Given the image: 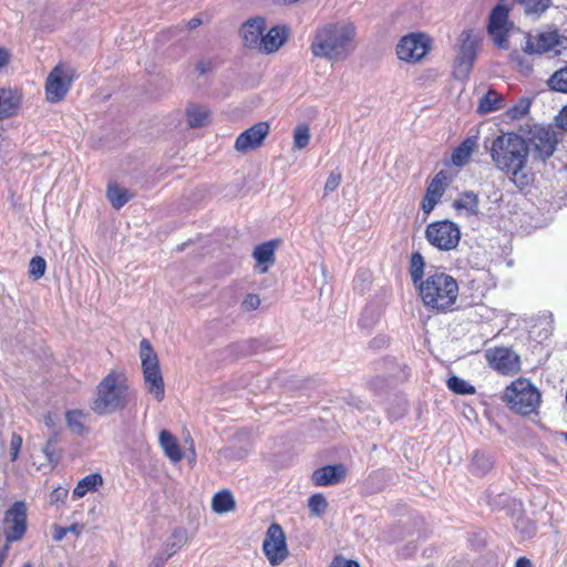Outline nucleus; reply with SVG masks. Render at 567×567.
Here are the masks:
<instances>
[{"instance_id":"50","label":"nucleus","mask_w":567,"mask_h":567,"mask_svg":"<svg viewBox=\"0 0 567 567\" xmlns=\"http://www.w3.org/2000/svg\"><path fill=\"white\" fill-rule=\"evenodd\" d=\"M55 443V439H49L42 451L45 454L49 462H53V444Z\"/></svg>"},{"instance_id":"37","label":"nucleus","mask_w":567,"mask_h":567,"mask_svg":"<svg viewBox=\"0 0 567 567\" xmlns=\"http://www.w3.org/2000/svg\"><path fill=\"white\" fill-rule=\"evenodd\" d=\"M310 141V128L307 124H299L293 131V147L297 150L305 148Z\"/></svg>"},{"instance_id":"33","label":"nucleus","mask_w":567,"mask_h":567,"mask_svg":"<svg viewBox=\"0 0 567 567\" xmlns=\"http://www.w3.org/2000/svg\"><path fill=\"white\" fill-rule=\"evenodd\" d=\"M494 462L491 456L476 452L472 458V472L483 476L493 468Z\"/></svg>"},{"instance_id":"55","label":"nucleus","mask_w":567,"mask_h":567,"mask_svg":"<svg viewBox=\"0 0 567 567\" xmlns=\"http://www.w3.org/2000/svg\"><path fill=\"white\" fill-rule=\"evenodd\" d=\"M515 567H533V566H532V563L529 559H527L525 557H520L517 559Z\"/></svg>"},{"instance_id":"28","label":"nucleus","mask_w":567,"mask_h":567,"mask_svg":"<svg viewBox=\"0 0 567 567\" xmlns=\"http://www.w3.org/2000/svg\"><path fill=\"white\" fill-rule=\"evenodd\" d=\"M477 146L476 137H467L453 152L452 163L456 166L465 165Z\"/></svg>"},{"instance_id":"40","label":"nucleus","mask_w":567,"mask_h":567,"mask_svg":"<svg viewBox=\"0 0 567 567\" xmlns=\"http://www.w3.org/2000/svg\"><path fill=\"white\" fill-rule=\"evenodd\" d=\"M455 208H465L470 210L471 213L475 214L477 212L478 207V198L477 196L472 193H465L458 200L454 203Z\"/></svg>"},{"instance_id":"12","label":"nucleus","mask_w":567,"mask_h":567,"mask_svg":"<svg viewBox=\"0 0 567 567\" xmlns=\"http://www.w3.org/2000/svg\"><path fill=\"white\" fill-rule=\"evenodd\" d=\"M431 48V40L424 33L404 35L396 45V55L405 62L422 60Z\"/></svg>"},{"instance_id":"38","label":"nucleus","mask_w":567,"mask_h":567,"mask_svg":"<svg viewBox=\"0 0 567 567\" xmlns=\"http://www.w3.org/2000/svg\"><path fill=\"white\" fill-rule=\"evenodd\" d=\"M447 386L451 391L457 394H474L475 388L470 384L467 381L458 378V377H451L447 380Z\"/></svg>"},{"instance_id":"2","label":"nucleus","mask_w":567,"mask_h":567,"mask_svg":"<svg viewBox=\"0 0 567 567\" xmlns=\"http://www.w3.org/2000/svg\"><path fill=\"white\" fill-rule=\"evenodd\" d=\"M425 261L420 252L410 259V277L425 308L436 312L454 309L458 298L457 280L450 274L432 269L424 274Z\"/></svg>"},{"instance_id":"52","label":"nucleus","mask_w":567,"mask_h":567,"mask_svg":"<svg viewBox=\"0 0 567 567\" xmlns=\"http://www.w3.org/2000/svg\"><path fill=\"white\" fill-rule=\"evenodd\" d=\"M66 534H68L66 527L55 526L54 533H53V539L55 542H60L65 537Z\"/></svg>"},{"instance_id":"29","label":"nucleus","mask_w":567,"mask_h":567,"mask_svg":"<svg viewBox=\"0 0 567 567\" xmlns=\"http://www.w3.org/2000/svg\"><path fill=\"white\" fill-rule=\"evenodd\" d=\"M106 197L115 209L122 208L127 202L133 198V194L117 184H109Z\"/></svg>"},{"instance_id":"23","label":"nucleus","mask_w":567,"mask_h":567,"mask_svg":"<svg viewBox=\"0 0 567 567\" xmlns=\"http://www.w3.org/2000/svg\"><path fill=\"white\" fill-rule=\"evenodd\" d=\"M158 442L165 456L173 463H178L183 460L182 447L177 439L168 430L159 432Z\"/></svg>"},{"instance_id":"43","label":"nucleus","mask_w":567,"mask_h":567,"mask_svg":"<svg viewBox=\"0 0 567 567\" xmlns=\"http://www.w3.org/2000/svg\"><path fill=\"white\" fill-rule=\"evenodd\" d=\"M341 181H342V176H341V173L338 172V171H332L326 183H324V188H323V196H328L330 193L337 190V188L340 186L341 184Z\"/></svg>"},{"instance_id":"58","label":"nucleus","mask_w":567,"mask_h":567,"mask_svg":"<svg viewBox=\"0 0 567 567\" xmlns=\"http://www.w3.org/2000/svg\"><path fill=\"white\" fill-rule=\"evenodd\" d=\"M22 567H32V565L30 563H27Z\"/></svg>"},{"instance_id":"30","label":"nucleus","mask_w":567,"mask_h":567,"mask_svg":"<svg viewBox=\"0 0 567 567\" xmlns=\"http://www.w3.org/2000/svg\"><path fill=\"white\" fill-rule=\"evenodd\" d=\"M102 484L103 478L100 474L95 473L86 475L76 484L75 488L73 489V497L81 498L89 492L95 491Z\"/></svg>"},{"instance_id":"5","label":"nucleus","mask_w":567,"mask_h":567,"mask_svg":"<svg viewBox=\"0 0 567 567\" xmlns=\"http://www.w3.org/2000/svg\"><path fill=\"white\" fill-rule=\"evenodd\" d=\"M140 359L145 391L162 402L165 399V382L158 357L147 339L140 342Z\"/></svg>"},{"instance_id":"54","label":"nucleus","mask_w":567,"mask_h":567,"mask_svg":"<svg viewBox=\"0 0 567 567\" xmlns=\"http://www.w3.org/2000/svg\"><path fill=\"white\" fill-rule=\"evenodd\" d=\"M66 529H68V533H72V534H75L76 536H79L82 533L83 526L79 525V524H73L70 527H66Z\"/></svg>"},{"instance_id":"35","label":"nucleus","mask_w":567,"mask_h":567,"mask_svg":"<svg viewBox=\"0 0 567 567\" xmlns=\"http://www.w3.org/2000/svg\"><path fill=\"white\" fill-rule=\"evenodd\" d=\"M530 105V99L522 97L515 105L506 111V116L511 120H520L529 112Z\"/></svg>"},{"instance_id":"44","label":"nucleus","mask_w":567,"mask_h":567,"mask_svg":"<svg viewBox=\"0 0 567 567\" xmlns=\"http://www.w3.org/2000/svg\"><path fill=\"white\" fill-rule=\"evenodd\" d=\"M22 447V437L20 434L13 433L10 440V458L14 462L20 453Z\"/></svg>"},{"instance_id":"31","label":"nucleus","mask_w":567,"mask_h":567,"mask_svg":"<svg viewBox=\"0 0 567 567\" xmlns=\"http://www.w3.org/2000/svg\"><path fill=\"white\" fill-rule=\"evenodd\" d=\"M235 506V499L229 491L218 492L212 499V508L218 514L231 512Z\"/></svg>"},{"instance_id":"27","label":"nucleus","mask_w":567,"mask_h":567,"mask_svg":"<svg viewBox=\"0 0 567 567\" xmlns=\"http://www.w3.org/2000/svg\"><path fill=\"white\" fill-rule=\"evenodd\" d=\"M187 543L186 530L182 527H176L172 530L171 535L165 539L161 550L169 557L174 556Z\"/></svg>"},{"instance_id":"7","label":"nucleus","mask_w":567,"mask_h":567,"mask_svg":"<svg viewBox=\"0 0 567 567\" xmlns=\"http://www.w3.org/2000/svg\"><path fill=\"white\" fill-rule=\"evenodd\" d=\"M75 78L74 69L64 62L56 64L45 80V97L50 103L62 101Z\"/></svg>"},{"instance_id":"4","label":"nucleus","mask_w":567,"mask_h":567,"mask_svg":"<svg viewBox=\"0 0 567 567\" xmlns=\"http://www.w3.org/2000/svg\"><path fill=\"white\" fill-rule=\"evenodd\" d=\"M132 399L126 373L113 369L95 386L90 409L97 415H110L126 409Z\"/></svg>"},{"instance_id":"32","label":"nucleus","mask_w":567,"mask_h":567,"mask_svg":"<svg viewBox=\"0 0 567 567\" xmlns=\"http://www.w3.org/2000/svg\"><path fill=\"white\" fill-rule=\"evenodd\" d=\"M503 106V96L494 90H489L480 101L478 111L481 113H491Z\"/></svg>"},{"instance_id":"20","label":"nucleus","mask_w":567,"mask_h":567,"mask_svg":"<svg viewBox=\"0 0 567 567\" xmlns=\"http://www.w3.org/2000/svg\"><path fill=\"white\" fill-rule=\"evenodd\" d=\"M446 181V174L441 171L427 185L425 196L422 200V210L425 214H430L444 195L447 185Z\"/></svg>"},{"instance_id":"46","label":"nucleus","mask_w":567,"mask_h":567,"mask_svg":"<svg viewBox=\"0 0 567 567\" xmlns=\"http://www.w3.org/2000/svg\"><path fill=\"white\" fill-rule=\"evenodd\" d=\"M69 495V491L64 487H56L54 488L50 494V503L56 504V503H63Z\"/></svg>"},{"instance_id":"51","label":"nucleus","mask_w":567,"mask_h":567,"mask_svg":"<svg viewBox=\"0 0 567 567\" xmlns=\"http://www.w3.org/2000/svg\"><path fill=\"white\" fill-rule=\"evenodd\" d=\"M556 122L559 127L567 130V105L559 112Z\"/></svg>"},{"instance_id":"26","label":"nucleus","mask_w":567,"mask_h":567,"mask_svg":"<svg viewBox=\"0 0 567 567\" xmlns=\"http://www.w3.org/2000/svg\"><path fill=\"white\" fill-rule=\"evenodd\" d=\"M186 121L190 128H198L210 122V114L207 107L197 104H190L186 109Z\"/></svg>"},{"instance_id":"39","label":"nucleus","mask_w":567,"mask_h":567,"mask_svg":"<svg viewBox=\"0 0 567 567\" xmlns=\"http://www.w3.org/2000/svg\"><path fill=\"white\" fill-rule=\"evenodd\" d=\"M308 507L312 515L321 516L328 507V502L322 494L318 493L310 496L308 499Z\"/></svg>"},{"instance_id":"18","label":"nucleus","mask_w":567,"mask_h":567,"mask_svg":"<svg viewBox=\"0 0 567 567\" xmlns=\"http://www.w3.org/2000/svg\"><path fill=\"white\" fill-rule=\"evenodd\" d=\"M266 31V19L254 17L245 21L239 30L240 38L245 48L256 51L259 48L262 33Z\"/></svg>"},{"instance_id":"41","label":"nucleus","mask_w":567,"mask_h":567,"mask_svg":"<svg viewBox=\"0 0 567 567\" xmlns=\"http://www.w3.org/2000/svg\"><path fill=\"white\" fill-rule=\"evenodd\" d=\"M45 269L47 262L42 257L35 256L30 260L29 272L34 279L41 278L44 275Z\"/></svg>"},{"instance_id":"57","label":"nucleus","mask_w":567,"mask_h":567,"mask_svg":"<svg viewBox=\"0 0 567 567\" xmlns=\"http://www.w3.org/2000/svg\"><path fill=\"white\" fill-rule=\"evenodd\" d=\"M200 23H202V20L199 18H193L188 21V28L195 29V28L199 27Z\"/></svg>"},{"instance_id":"34","label":"nucleus","mask_w":567,"mask_h":567,"mask_svg":"<svg viewBox=\"0 0 567 567\" xmlns=\"http://www.w3.org/2000/svg\"><path fill=\"white\" fill-rule=\"evenodd\" d=\"M547 85L553 91L567 93V64L550 75Z\"/></svg>"},{"instance_id":"6","label":"nucleus","mask_w":567,"mask_h":567,"mask_svg":"<svg viewBox=\"0 0 567 567\" xmlns=\"http://www.w3.org/2000/svg\"><path fill=\"white\" fill-rule=\"evenodd\" d=\"M504 400L512 411L529 415L539 406L540 393L529 381L518 379L506 388Z\"/></svg>"},{"instance_id":"45","label":"nucleus","mask_w":567,"mask_h":567,"mask_svg":"<svg viewBox=\"0 0 567 567\" xmlns=\"http://www.w3.org/2000/svg\"><path fill=\"white\" fill-rule=\"evenodd\" d=\"M260 306V298L258 295L250 293L241 302V307L246 311L256 310Z\"/></svg>"},{"instance_id":"15","label":"nucleus","mask_w":567,"mask_h":567,"mask_svg":"<svg viewBox=\"0 0 567 567\" xmlns=\"http://www.w3.org/2000/svg\"><path fill=\"white\" fill-rule=\"evenodd\" d=\"M485 357L488 364L502 374H513L519 370V357L509 348L488 349Z\"/></svg>"},{"instance_id":"16","label":"nucleus","mask_w":567,"mask_h":567,"mask_svg":"<svg viewBox=\"0 0 567 567\" xmlns=\"http://www.w3.org/2000/svg\"><path fill=\"white\" fill-rule=\"evenodd\" d=\"M269 131L270 126L267 122H258L238 135L234 148L243 154L256 150L264 144Z\"/></svg>"},{"instance_id":"53","label":"nucleus","mask_w":567,"mask_h":567,"mask_svg":"<svg viewBox=\"0 0 567 567\" xmlns=\"http://www.w3.org/2000/svg\"><path fill=\"white\" fill-rule=\"evenodd\" d=\"M10 60V54L6 49H0V68L7 65Z\"/></svg>"},{"instance_id":"17","label":"nucleus","mask_w":567,"mask_h":567,"mask_svg":"<svg viewBox=\"0 0 567 567\" xmlns=\"http://www.w3.org/2000/svg\"><path fill=\"white\" fill-rule=\"evenodd\" d=\"M508 10L502 4H497L491 16L488 23V32L493 38L494 43L501 49H507V32H508Z\"/></svg>"},{"instance_id":"21","label":"nucleus","mask_w":567,"mask_h":567,"mask_svg":"<svg viewBox=\"0 0 567 567\" xmlns=\"http://www.w3.org/2000/svg\"><path fill=\"white\" fill-rule=\"evenodd\" d=\"M22 95L18 90L0 87V123L18 114Z\"/></svg>"},{"instance_id":"25","label":"nucleus","mask_w":567,"mask_h":567,"mask_svg":"<svg viewBox=\"0 0 567 567\" xmlns=\"http://www.w3.org/2000/svg\"><path fill=\"white\" fill-rule=\"evenodd\" d=\"M89 414L83 410L74 409L65 413V422L70 431L75 435H85L89 432L86 421Z\"/></svg>"},{"instance_id":"49","label":"nucleus","mask_w":567,"mask_h":567,"mask_svg":"<svg viewBox=\"0 0 567 567\" xmlns=\"http://www.w3.org/2000/svg\"><path fill=\"white\" fill-rule=\"evenodd\" d=\"M330 567H360V565L354 560H349L343 557H336Z\"/></svg>"},{"instance_id":"14","label":"nucleus","mask_w":567,"mask_h":567,"mask_svg":"<svg viewBox=\"0 0 567 567\" xmlns=\"http://www.w3.org/2000/svg\"><path fill=\"white\" fill-rule=\"evenodd\" d=\"M27 530V507L23 502H16L4 514V535L9 545L20 540Z\"/></svg>"},{"instance_id":"10","label":"nucleus","mask_w":567,"mask_h":567,"mask_svg":"<svg viewBox=\"0 0 567 567\" xmlns=\"http://www.w3.org/2000/svg\"><path fill=\"white\" fill-rule=\"evenodd\" d=\"M262 551L271 566L284 563L288 555L286 533L278 523H272L265 535Z\"/></svg>"},{"instance_id":"59","label":"nucleus","mask_w":567,"mask_h":567,"mask_svg":"<svg viewBox=\"0 0 567 567\" xmlns=\"http://www.w3.org/2000/svg\"><path fill=\"white\" fill-rule=\"evenodd\" d=\"M565 440L567 441V432L565 433Z\"/></svg>"},{"instance_id":"19","label":"nucleus","mask_w":567,"mask_h":567,"mask_svg":"<svg viewBox=\"0 0 567 567\" xmlns=\"http://www.w3.org/2000/svg\"><path fill=\"white\" fill-rule=\"evenodd\" d=\"M288 38L289 28L287 25H274L266 33H262L257 52L261 54L276 53L287 42Z\"/></svg>"},{"instance_id":"24","label":"nucleus","mask_w":567,"mask_h":567,"mask_svg":"<svg viewBox=\"0 0 567 567\" xmlns=\"http://www.w3.org/2000/svg\"><path fill=\"white\" fill-rule=\"evenodd\" d=\"M276 244L274 241L264 243L254 249L252 256L257 261L259 272L265 274L275 262Z\"/></svg>"},{"instance_id":"3","label":"nucleus","mask_w":567,"mask_h":567,"mask_svg":"<svg viewBox=\"0 0 567 567\" xmlns=\"http://www.w3.org/2000/svg\"><path fill=\"white\" fill-rule=\"evenodd\" d=\"M357 28L348 19L327 21L313 32L310 51L331 63L346 61L355 50Z\"/></svg>"},{"instance_id":"56","label":"nucleus","mask_w":567,"mask_h":567,"mask_svg":"<svg viewBox=\"0 0 567 567\" xmlns=\"http://www.w3.org/2000/svg\"><path fill=\"white\" fill-rule=\"evenodd\" d=\"M8 549H9V545L8 544H4L2 546V548H0V567H2V564H3V560H4V557L8 553Z\"/></svg>"},{"instance_id":"36","label":"nucleus","mask_w":567,"mask_h":567,"mask_svg":"<svg viewBox=\"0 0 567 567\" xmlns=\"http://www.w3.org/2000/svg\"><path fill=\"white\" fill-rule=\"evenodd\" d=\"M526 13L542 14L550 6L551 0H518Z\"/></svg>"},{"instance_id":"48","label":"nucleus","mask_w":567,"mask_h":567,"mask_svg":"<svg viewBox=\"0 0 567 567\" xmlns=\"http://www.w3.org/2000/svg\"><path fill=\"white\" fill-rule=\"evenodd\" d=\"M169 555H166L164 551L159 550L148 564V567H164L167 560L169 559Z\"/></svg>"},{"instance_id":"47","label":"nucleus","mask_w":567,"mask_h":567,"mask_svg":"<svg viewBox=\"0 0 567 567\" xmlns=\"http://www.w3.org/2000/svg\"><path fill=\"white\" fill-rule=\"evenodd\" d=\"M43 422L48 429L55 431L59 426L60 420L56 414L48 412L43 415Z\"/></svg>"},{"instance_id":"42","label":"nucleus","mask_w":567,"mask_h":567,"mask_svg":"<svg viewBox=\"0 0 567 567\" xmlns=\"http://www.w3.org/2000/svg\"><path fill=\"white\" fill-rule=\"evenodd\" d=\"M515 526L525 538L533 537L537 532L535 523H533L528 518H518Z\"/></svg>"},{"instance_id":"22","label":"nucleus","mask_w":567,"mask_h":567,"mask_svg":"<svg viewBox=\"0 0 567 567\" xmlns=\"http://www.w3.org/2000/svg\"><path fill=\"white\" fill-rule=\"evenodd\" d=\"M347 474V468L343 464L327 465L317 468L312 473V482L316 486H328L340 483Z\"/></svg>"},{"instance_id":"13","label":"nucleus","mask_w":567,"mask_h":567,"mask_svg":"<svg viewBox=\"0 0 567 567\" xmlns=\"http://www.w3.org/2000/svg\"><path fill=\"white\" fill-rule=\"evenodd\" d=\"M526 141L529 152L533 151L534 156L543 162L554 154L557 145L556 133L549 127L537 125L529 131V137Z\"/></svg>"},{"instance_id":"9","label":"nucleus","mask_w":567,"mask_h":567,"mask_svg":"<svg viewBox=\"0 0 567 567\" xmlns=\"http://www.w3.org/2000/svg\"><path fill=\"white\" fill-rule=\"evenodd\" d=\"M458 53L454 65V75L457 79H466L476 59V50L480 37L473 30H464L458 39Z\"/></svg>"},{"instance_id":"11","label":"nucleus","mask_w":567,"mask_h":567,"mask_svg":"<svg viewBox=\"0 0 567 567\" xmlns=\"http://www.w3.org/2000/svg\"><path fill=\"white\" fill-rule=\"evenodd\" d=\"M567 49V38L559 34L557 30L539 32L536 35H527L523 48L528 54H542L554 52L560 54Z\"/></svg>"},{"instance_id":"8","label":"nucleus","mask_w":567,"mask_h":567,"mask_svg":"<svg viewBox=\"0 0 567 567\" xmlns=\"http://www.w3.org/2000/svg\"><path fill=\"white\" fill-rule=\"evenodd\" d=\"M425 238L439 250L450 251L457 247L461 239L460 227L451 220L433 221L426 226Z\"/></svg>"},{"instance_id":"1","label":"nucleus","mask_w":567,"mask_h":567,"mask_svg":"<svg viewBox=\"0 0 567 567\" xmlns=\"http://www.w3.org/2000/svg\"><path fill=\"white\" fill-rule=\"evenodd\" d=\"M485 147L495 168L507 176L517 188L524 189L534 183L529 167V145L522 135L506 132L497 135Z\"/></svg>"}]
</instances>
